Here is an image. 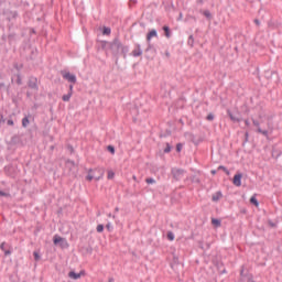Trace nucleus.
Returning <instances> with one entry per match:
<instances>
[{
  "mask_svg": "<svg viewBox=\"0 0 282 282\" xmlns=\"http://www.w3.org/2000/svg\"><path fill=\"white\" fill-rule=\"evenodd\" d=\"M96 171L99 175L91 174L94 172V170H89V174L86 176V180L88 182H91V180H96V182H99V180H102V176L105 175V170L104 169H97Z\"/></svg>",
  "mask_w": 282,
  "mask_h": 282,
  "instance_id": "nucleus-1",
  "label": "nucleus"
},
{
  "mask_svg": "<svg viewBox=\"0 0 282 282\" xmlns=\"http://www.w3.org/2000/svg\"><path fill=\"white\" fill-rule=\"evenodd\" d=\"M171 173H172L174 180H176V182H180V180H182V177H184L186 171H184L182 169L173 167Z\"/></svg>",
  "mask_w": 282,
  "mask_h": 282,
  "instance_id": "nucleus-2",
  "label": "nucleus"
},
{
  "mask_svg": "<svg viewBox=\"0 0 282 282\" xmlns=\"http://www.w3.org/2000/svg\"><path fill=\"white\" fill-rule=\"evenodd\" d=\"M110 47H111L112 52H116V54H118V52H120V50H122V42H120V40L118 37H116L110 43Z\"/></svg>",
  "mask_w": 282,
  "mask_h": 282,
  "instance_id": "nucleus-3",
  "label": "nucleus"
},
{
  "mask_svg": "<svg viewBox=\"0 0 282 282\" xmlns=\"http://www.w3.org/2000/svg\"><path fill=\"white\" fill-rule=\"evenodd\" d=\"M253 127H257V132L264 135V138H270V132L268 130L261 129V124L256 119H252Z\"/></svg>",
  "mask_w": 282,
  "mask_h": 282,
  "instance_id": "nucleus-4",
  "label": "nucleus"
},
{
  "mask_svg": "<svg viewBox=\"0 0 282 282\" xmlns=\"http://www.w3.org/2000/svg\"><path fill=\"white\" fill-rule=\"evenodd\" d=\"M29 87L30 89H34V91H39V79L36 77H30Z\"/></svg>",
  "mask_w": 282,
  "mask_h": 282,
  "instance_id": "nucleus-5",
  "label": "nucleus"
},
{
  "mask_svg": "<svg viewBox=\"0 0 282 282\" xmlns=\"http://www.w3.org/2000/svg\"><path fill=\"white\" fill-rule=\"evenodd\" d=\"M63 78L65 80H68V83H72L73 85H76V75L70 74V73H64Z\"/></svg>",
  "mask_w": 282,
  "mask_h": 282,
  "instance_id": "nucleus-6",
  "label": "nucleus"
},
{
  "mask_svg": "<svg viewBox=\"0 0 282 282\" xmlns=\"http://www.w3.org/2000/svg\"><path fill=\"white\" fill-rule=\"evenodd\" d=\"M132 56H134L135 58H138V56H142V47L140 46V44H135V47L132 51Z\"/></svg>",
  "mask_w": 282,
  "mask_h": 282,
  "instance_id": "nucleus-7",
  "label": "nucleus"
},
{
  "mask_svg": "<svg viewBox=\"0 0 282 282\" xmlns=\"http://www.w3.org/2000/svg\"><path fill=\"white\" fill-rule=\"evenodd\" d=\"M243 175L241 173H238L234 176V185L235 186H241V178Z\"/></svg>",
  "mask_w": 282,
  "mask_h": 282,
  "instance_id": "nucleus-8",
  "label": "nucleus"
},
{
  "mask_svg": "<svg viewBox=\"0 0 282 282\" xmlns=\"http://www.w3.org/2000/svg\"><path fill=\"white\" fill-rule=\"evenodd\" d=\"M83 276V272L76 273L74 271L68 272V278L73 279L74 281H78Z\"/></svg>",
  "mask_w": 282,
  "mask_h": 282,
  "instance_id": "nucleus-9",
  "label": "nucleus"
},
{
  "mask_svg": "<svg viewBox=\"0 0 282 282\" xmlns=\"http://www.w3.org/2000/svg\"><path fill=\"white\" fill-rule=\"evenodd\" d=\"M158 39V31L155 29L151 30L148 35H147V41L148 43L152 40V39Z\"/></svg>",
  "mask_w": 282,
  "mask_h": 282,
  "instance_id": "nucleus-10",
  "label": "nucleus"
},
{
  "mask_svg": "<svg viewBox=\"0 0 282 282\" xmlns=\"http://www.w3.org/2000/svg\"><path fill=\"white\" fill-rule=\"evenodd\" d=\"M230 120L232 122H241V118L237 117L235 113H232L230 110L227 111Z\"/></svg>",
  "mask_w": 282,
  "mask_h": 282,
  "instance_id": "nucleus-11",
  "label": "nucleus"
},
{
  "mask_svg": "<svg viewBox=\"0 0 282 282\" xmlns=\"http://www.w3.org/2000/svg\"><path fill=\"white\" fill-rule=\"evenodd\" d=\"M72 93H68V94H66V95H63V97H62V100L64 101V102H69V100H72Z\"/></svg>",
  "mask_w": 282,
  "mask_h": 282,
  "instance_id": "nucleus-12",
  "label": "nucleus"
},
{
  "mask_svg": "<svg viewBox=\"0 0 282 282\" xmlns=\"http://www.w3.org/2000/svg\"><path fill=\"white\" fill-rule=\"evenodd\" d=\"M163 32H165L166 39H171V29L167 25L163 26Z\"/></svg>",
  "mask_w": 282,
  "mask_h": 282,
  "instance_id": "nucleus-13",
  "label": "nucleus"
},
{
  "mask_svg": "<svg viewBox=\"0 0 282 282\" xmlns=\"http://www.w3.org/2000/svg\"><path fill=\"white\" fill-rule=\"evenodd\" d=\"M187 45H189V47H193V45H195V37H193V35L188 36Z\"/></svg>",
  "mask_w": 282,
  "mask_h": 282,
  "instance_id": "nucleus-14",
  "label": "nucleus"
},
{
  "mask_svg": "<svg viewBox=\"0 0 282 282\" xmlns=\"http://www.w3.org/2000/svg\"><path fill=\"white\" fill-rule=\"evenodd\" d=\"M213 202H219L221 199V192H217L213 197Z\"/></svg>",
  "mask_w": 282,
  "mask_h": 282,
  "instance_id": "nucleus-15",
  "label": "nucleus"
},
{
  "mask_svg": "<svg viewBox=\"0 0 282 282\" xmlns=\"http://www.w3.org/2000/svg\"><path fill=\"white\" fill-rule=\"evenodd\" d=\"M17 17H19V13L17 11L9 12V21H11V19H17Z\"/></svg>",
  "mask_w": 282,
  "mask_h": 282,
  "instance_id": "nucleus-16",
  "label": "nucleus"
},
{
  "mask_svg": "<svg viewBox=\"0 0 282 282\" xmlns=\"http://www.w3.org/2000/svg\"><path fill=\"white\" fill-rule=\"evenodd\" d=\"M212 224H213V226H216L217 228H219V226H221V220H219L217 218H213Z\"/></svg>",
  "mask_w": 282,
  "mask_h": 282,
  "instance_id": "nucleus-17",
  "label": "nucleus"
},
{
  "mask_svg": "<svg viewBox=\"0 0 282 282\" xmlns=\"http://www.w3.org/2000/svg\"><path fill=\"white\" fill-rule=\"evenodd\" d=\"M30 124V119L28 117H24L22 119V127L28 128V126Z\"/></svg>",
  "mask_w": 282,
  "mask_h": 282,
  "instance_id": "nucleus-18",
  "label": "nucleus"
},
{
  "mask_svg": "<svg viewBox=\"0 0 282 282\" xmlns=\"http://www.w3.org/2000/svg\"><path fill=\"white\" fill-rule=\"evenodd\" d=\"M61 241H64V239L59 236H55L53 239V242L55 243V246H57V243H61Z\"/></svg>",
  "mask_w": 282,
  "mask_h": 282,
  "instance_id": "nucleus-19",
  "label": "nucleus"
},
{
  "mask_svg": "<svg viewBox=\"0 0 282 282\" xmlns=\"http://www.w3.org/2000/svg\"><path fill=\"white\" fill-rule=\"evenodd\" d=\"M102 34L106 35V36H109V34H111V28L105 26L104 31H102Z\"/></svg>",
  "mask_w": 282,
  "mask_h": 282,
  "instance_id": "nucleus-20",
  "label": "nucleus"
},
{
  "mask_svg": "<svg viewBox=\"0 0 282 282\" xmlns=\"http://www.w3.org/2000/svg\"><path fill=\"white\" fill-rule=\"evenodd\" d=\"M218 171H224V173H226V175H230V171H228L226 169V166H224V165L218 166Z\"/></svg>",
  "mask_w": 282,
  "mask_h": 282,
  "instance_id": "nucleus-21",
  "label": "nucleus"
},
{
  "mask_svg": "<svg viewBox=\"0 0 282 282\" xmlns=\"http://www.w3.org/2000/svg\"><path fill=\"white\" fill-rule=\"evenodd\" d=\"M250 204H253V206H259V200H257V197L256 196H252L250 198Z\"/></svg>",
  "mask_w": 282,
  "mask_h": 282,
  "instance_id": "nucleus-22",
  "label": "nucleus"
},
{
  "mask_svg": "<svg viewBox=\"0 0 282 282\" xmlns=\"http://www.w3.org/2000/svg\"><path fill=\"white\" fill-rule=\"evenodd\" d=\"M120 52H122V54H127L129 52V46L122 45Z\"/></svg>",
  "mask_w": 282,
  "mask_h": 282,
  "instance_id": "nucleus-23",
  "label": "nucleus"
},
{
  "mask_svg": "<svg viewBox=\"0 0 282 282\" xmlns=\"http://www.w3.org/2000/svg\"><path fill=\"white\" fill-rule=\"evenodd\" d=\"M116 177V173L113 171H108V180H113Z\"/></svg>",
  "mask_w": 282,
  "mask_h": 282,
  "instance_id": "nucleus-24",
  "label": "nucleus"
},
{
  "mask_svg": "<svg viewBox=\"0 0 282 282\" xmlns=\"http://www.w3.org/2000/svg\"><path fill=\"white\" fill-rule=\"evenodd\" d=\"M167 239L170 240V241H173L174 239H175V235L173 234V232H167Z\"/></svg>",
  "mask_w": 282,
  "mask_h": 282,
  "instance_id": "nucleus-25",
  "label": "nucleus"
},
{
  "mask_svg": "<svg viewBox=\"0 0 282 282\" xmlns=\"http://www.w3.org/2000/svg\"><path fill=\"white\" fill-rule=\"evenodd\" d=\"M108 151L109 153H111L113 155V153H116V148H113V145H108Z\"/></svg>",
  "mask_w": 282,
  "mask_h": 282,
  "instance_id": "nucleus-26",
  "label": "nucleus"
},
{
  "mask_svg": "<svg viewBox=\"0 0 282 282\" xmlns=\"http://www.w3.org/2000/svg\"><path fill=\"white\" fill-rule=\"evenodd\" d=\"M105 230V226L104 225H98L97 226V232H102Z\"/></svg>",
  "mask_w": 282,
  "mask_h": 282,
  "instance_id": "nucleus-27",
  "label": "nucleus"
},
{
  "mask_svg": "<svg viewBox=\"0 0 282 282\" xmlns=\"http://www.w3.org/2000/svg\"><path fill=\"white\" fill-rule=\"evenodd\" d=\"M164 153H171V144L166 143V148L164 149Z\"/></svg>",
  "mask_w": 282,
  "mask_h": 282,
  "instance_id": "nucleus-28",
  "label": "nucleus"
},
{
  "mask_svg": "<svg viewBox=\"0 0 282 282\" xmlns=\"http://www.w3.org/2000/svg\"><path fill=\"white\" fill-rule=\"evenodd\" d=\"M0 197H10V194L3 191H0Z\"/></svg>",
  "mask_w": 282,
  "mask_h": 282,
  "instance_id": "nucleus-29",
  "label": "nucleus"
},
{
  "mask_svg": "<svg viewBox=\"0 0 282 282\" xmlns=\"http://www.w3.org/2000/svg\"><path fill=\"white\" fill-rule=\"evenodd\" d=\"M206 119L209 120V121H213V120H215V115L209 113Z\"/></svg>",
  "mask_w": 282,
  "mask_h": 282,
  "instance_id": "nucleus-30",
  "label": "nucleus"
},
{
  "mask_svg": "<svg viewBox=\"0 0 282 282\" xmlns=\"http://www.w3.org/2000/svg\"><path fill=\"white\" fill-rule=\"evenodd\" d=\"M145 182H147V184H155L154 178H151V177L147 178Z\"/></svg>",
  "mask_w": 282,
  "mask_h": 282,
  "instance_id": "nucleus-31",
  "label": "nucleus"
},
{
  "mask_svg": "<svg viewBox=\"0 0 282 282\" xmlns=\"http://www.w3.org/2000/svg\"><path fill=\"white\" fill-rule=\"evenodd\" d=\"M182 148H183L182 143L176 144L177 153H180L182 151Z\"/></svg>",
  "mask_w": 282,
  "mask_h": 282,
  "instance_id": "nucleus-32",
  "label": "nucleus"
},
{
  "mask_svg": "<svg viewBox=\"0 0 282 282\" xmlns=\"http://www.w3.org/2000/svg\"><path fill=\"white\" fill-rule=\"evenodd\" d=\"M33 257H34L35 261H39V259H41V256H39V252H36V251L33 253Z\"/></svg>",
  "mask_w": 282,
  "mask_h": 282,
  "instance_id": "nucleus-33",
  "label": "nucleus"
},
{
  "mask_svg": "<svg viewBox=\"0 0 282 282\" xmlns=\"http://www.w3.org/2000/svg\"><path fill=\"white\" fill-rule=\"evenodd\" d=\"M7 124H9V127H12V126H14V121H13L12 119H9V120L7 121Z\"/></svg>",
  "mask_w": 282,
  "mask_h": 282,
  "instance_id": "nucleus-34",
  "label": "nucleus"
},
{
  "mask_svg": "<svg viewBox=\"0 0 282 282\" xmlns=\"http://www.w3.org/2000/svg\"><path fill=\"white\" fill-rule=\"evenodd\" d=\"M0 250H2L3 252H6V242H2V243L0 245Z\"/></svg>",
  "mask_w": 282,
  "mask_h": 282,
  "instance_id": "nucleus-35",
  "label": "nucleus"
},
{
  "mask_svg": "<svg viewBox=\"0 0 282 282\" xmlns=\"http://www.w3.org/2000/svg\"><path fill=\"white\" fill-rule=\"evenodd\" d=\"M68 94H74V85H69V90H68Z\"/></svg>",
  "mask_w": 282,
  "mask_h": 282,
  "instance_id": "nucleus-36",
  "label": "nucleus"
},
{
  "mask_svg": "<svg viewBox=\"0 0 282 282\" xmlns=\"http://www.w3.org/2000/svg\"><path fill=\"white\" fill-rule=\"evenodd\" d=\"M242 282H254V280H252V279H250V278H245V279L242 280Z\"/></svg>",
  "mask_w": 282,
  "mask_h": 282,
  "instance_id": "nucleus-37",
  "label": "nucleus"
},
{
  "mask_svg": "<svg viewBox=\"0 0 282 282\" xmlns=\"http://www.w3.org/2000/svg\"><path fill=\"white\" fill-rule=\"evenodd\" d=\"M204 15L207 17V19L210 18V11H205Z\"/></svg>",
  "mask_w": 282,
  "mask_h": 282,
  "instance_id": "nucleus-38",
  "label": "nucleus"
},
{
  "mask_svg": "<svg viewBox=\"0 0 282 282\" xmlns=\"http://www.w3.org/2000/svg\"><path fill=\"white\" fill-rule=\"evenodd\" d=\"M21 83H22V82H21V75H18L17 84H18V85H21Z\"/></svg>",
  "mask_w": 282,
  "mask_h": 282,
  "instance_id": "nucleus-39",
  "label": "nucleus"
},
{
  "mask_svg": "<svg viewBox=\"0 0 282 282\" xmlns=\"http://www.w3.org/2000/svg\"><path fill=\"white\" fill-rule=\"evenodd\" d=\"M4 254H6V257H8V256L12 254V251H10V250H4Z\"/></svg>",
  "mask_w": 282,
  "mask_h": 282,
  "instance_id": "nucleus-40",
  "label": "nucleus"
},
{
  "mask_svg": "<svg viewBox=\"0 0 282 282\" xmlns=\"http://www.w3.org/2000/svg\"><path fill=\"white\" fill-rule=\"evenodd\" d=\"M246 127H250V121L248 119L245 120Z\"/></svg>",
  "mask_w": 282,
  "mask_h": 282,
  "instance_id": "nucleus-41",
  "label": "nucleus"
},
{
  "mask_svg": "<svg viewBox=\"0 0 282 282\" xmlns=\"http://www.w3.org/2000/svg\"><path fill=\"white\" fill-rule=\"evenodd\" d=\"M212 175H217V170H212Z\"/></svg>",
  "mask_w": 282,
  "mask_h": 282,
  "instance_id": "nucleus-42",
  "label": "nucleus"
},
{
  "mask_svg": "<svg viewBox=\"0 0 282 282\" xmlns=\"http://www.w3.org/2000/svg\"><path fill=\"white\" fill-rule=\"evenodd\" d=\"M256 25H259V20H254Z\"/></svg>",
  "mask_w": 282,
  "mask_h": 282,
  "instance_id": "nucleus-43",
  "label": "nucleus"
},
{
  "mask_svg": "<svg viewBox=\"0 0 282 282\" xmlns=\"http://www.w3.org/2000/svg\"><path fill=\"white\" fill-rule=\"evenodd\" d=\"M68 164H74V162L73 161H68Z\"/></svg>",
  "mask_w": 282,
  "mask_h": 282,
  "instance_id": "nucleus-44",
  "label": "nucleus"
},
{
  "mask_svg": "<svg viewBox=\"0 0 282 282\" xmlns=\"http://www.w3.org/2000/svg\"><path fill=\"white\" fill-rule=\"evenodd\" d=\"M113 281V279L111 278L110 280H109V282H112Z\"/></svg>",
  "mask_w": 282,
  "mask_h": 282,
  "instance_id": "nucleus-45",
  "label": "nucleus"
},
{
  "mask_svg": "<svg viewBox=\"0 0 282 282\" xmlns=\"http://www.w3.org/2000/svg\"><path fill=\"white\" fill-rule=\"evenodd\" d=\"M118 210H119V209H118V207H117V208H116V213H118Z\"/></svg>",
  "mask_w": 282,
  "mask_h": 282,
  "instance_id": "nucleus-46",
  "label": "nucleus"
},
{
  "mask_svg": "<svg viewBox=\"0 0 282 282\" xmlns=\"http://www.w3.org/2000/svg\"><path fill=\"white\" fill-rule=\"evenodd\" d=\"M132 111H135V108Z\"/></svg>",
  "mask_w": 282,
  "mask_h": 282,
  "instance_id": "nucleus-47",
  "label": "nucleus"
}]
</instances>
